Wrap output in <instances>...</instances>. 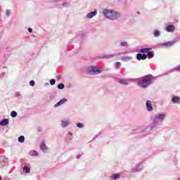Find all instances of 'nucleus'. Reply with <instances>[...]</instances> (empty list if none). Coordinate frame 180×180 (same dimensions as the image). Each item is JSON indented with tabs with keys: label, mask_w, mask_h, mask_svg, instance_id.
Masks as SVG:
<instances>
[{
	"label": "nucleus",
	"mask_w": 180,
	"mask_h": 180,
	"mask_svg": "<svg viewBox=\"0 0 180 180\" xmlns=\"http://www.w3.org/2000/svg\"><path fill=\"white\" fill-rule=\"evenodd\" d=\"M34 80H31L30 82V86H34Z\"/></svg>",
	"instance_id": "nucleus-34"
},
{
	"label": "nucleus",
	"mask_w": 180,
	"mask_h": 180,
	"mask_svg": "<svg viewBox=\"0 0 180 180\" xmlns=\"http://www.w3.org/2000/svg\"><path fill=\"white\" fill-rule=\"evenodd\" d=\"M147 58V54L146 53H143V54H141V53H138L136 55V59L140 60H146Z\"/></svg>",
	"instance_id": "nucleus-13"
},
{
	"label": "nucleus",
	"mask_w": 180,
	"mask_h": 180,
	"mask_svg": "<svg viewBox=\"0 0 180 180\" xmlns=\"http://www.w3.org/2000/svg\"><path fill=\"white\" fill-rule=\"evenodd\" d=\"M176 43V42L175 41H167L160 44V47H165V48L172 47V46H174V44H175Z\"/></svg>",
	"instance_id": "nucleus-7"
},
{
	"label": "nucleus",
	"mask_w": 180,
	"mask_h": 180,
	"mask_svg": "<svg viewBox=\"0 0 180 180\" xmlns=\"http://www.w3.org/2000/svg\"><path fill=\"white\" fill-rule=\"evenodd\" d=\"M176 71L177 72H180V65L176 66L174 68L172 69V72Z\"/></svg>",
	"instance_id": "nucleus-24"
},
{
	"label": "nucleus",
	"mask_w": 180,
	"mask_h": 180,
	"mask_svg": "<svg viewBox=\"0 0 180 180\" xmlns=\"http://www.w3.org/2000/svg\"><path fill=\"white\" fill-rule=\"evenodd\" d=\"M143 164H144L143 162H139L136 165H135V166L131 169V174L143 171V169H144V166H143Z\"/></svg>",
	"instance_id": "nucleus-5"
},
{
	"label": "nucleus",
	"mask_w": 180,
	"mask_h": 180,
	"mask_svg": "<svg viewBox=\"0 0 180 180\" xmlns=\"http://www.w3.org/2000/svg\"><path fill=\"white\" fill-rule=\"evenodd\" d=\"M57 79H61V76L60 75H58L57 77H56Z\"/></svg>",
	"instance_id": "nucleus-40"
},
{
	"label": "nucleus",
	"mask_w": 180,
	"mask_h": 180,
	"mask_svg": "<svg viewBox=\"0 0 180 180\" xmlns=\"http://www.w3.org/2000/svg\"><path fill=\"white\" fill-rule=\"evenodd\" d=\"M119 46L122 49H127L129 48V42H127V41H121L119 44Z\"/></svg>",
	"instance_id": "nucleus-11"
},
{
	"label": "nucleus",
	"mask_w": 180,
	"mask_h": 180,
	"mask_svg": "<svg viewBox=\"0 0 180 180\" xmlns=\"http://www.w3.org/2000/svg\"><path fill=\"white\" fill-rule=\"evenodd\" d=\"M64 88H65V86L63 83H60L58 85V89H64Z\"/></svg>",
	"instance_id": "nucleus-29"
},
{
	"label": "nucleus",
	"mask_w": 180,
	"mask_h": 180,
	"mask_svg": "<svg viewBox=\"0 0 180 180\" xmlns=\"http://www.w3.org/2000/svg\"><path fill=\"white\" fill-rule=\"evenodd\" d=\"M146 56L148 58H153L154 57V53H153V52L149 51H148V53Z\"/></svg>",
	"instance_id": "nucleus-23"
},
{
	"label": "nucleus",
	"mask_w": 180,
	"mask_h": 180,
	"mask_svg": "<svg viewBox=\"0 0 180 180\" xmlns=\"http://www.w3.org/2000/svg\"><path fill=\"white\" fill-rule=\"evenodd\" d=\"M45 85H49V83H46Z\"/></svg>",
	"instance_id": "nucleus-46"
},
{
	"label": "nucleus",
	"mask_w": 180,
	"mask_h": 180,
	"mask_svg": "<svg viewBox=\"0 0 180 180\" xmlns=\"http://www.w3.org/2000/svg\"><path fill=\"white\" fill-rule=\"evenodd\" d=\"M105 58H113L115 56L113 54H106L104 56Z\"/></svg>",
	"instance_id": "nucleus-30"
},
{
	"label": "nucleus",
	"mask_w": 180,
	"mask_h": 180,
	"mask_svg": "<svg viewBox=\"0 0 180 180\" xmlns=\"http://www.w3.org/2000/svg\"><path fill=\"white\" fill-rule=\"evenodd\" d=\"M6 15L9 17L11 16V11L9 10H6Z\"/></svg>",
	"instance_id": "nucleus-33"
},
{
	"label": "nucleus",
	"mask_w": 180,
	"mask_h": 180,
	"mask_svg": "<svg viewBox=\"0 0 180 180\" xmlns=\"http://www.w3.org/2000/svg\"><path fill=\"white\" fill-rule=\"evenodd\" d=\"M68 124H70V121L69 120H62L60 126L61 127H68Z\"/></svg>",
	"instance_id": "nucleus-17"
},
{
	"label": "nucleus",
	"mask_w": 180,
	"mask_h": 180,
	"mask_svg": "<svg viewBox=\"0 0 180 180\" xmlns=\"http://www.w3.org/2000/svg\"><path fill=\"white\" fill-rule=\"evenodd\" d=\"M18 143H25V137L23 136L18 137Z\"/></svg>",
	"instance_id": "nucleus-25"
},
{
	"label": "nucleus",
	"mask_w": 180,
	"mask_h": 180,
	"mask_svg": "<svg viewBox=\"0 0 180 180\" xmlns=\"http://www.w3.org/2000/svg\"><path fill=\"white\" fill-rule=\"evenodd\" d=\"M0 180H2V176H0Z\"/></svg>",
	"instance_id": "nucleus-44"
},
{
	"label": "nucleus",
	"mask_w": 180,
	"mask_h": 180,
	"mask_svg": "<svg viewBox=\"0 0 180 180\" xmlns=\"http://www.w3.org/2000/svg\"><path fill=\"white\" fill-rule=\"evenodd\" d=\"M140 129H135V131H139Z\"/></svg>",
	"instance_id": "nucleus-42"
},
{
	"label": "nucleus",
	"mask_w": 180,
	"mask_h": 180,
	"mask_svg": "<svg viewBox=\"0 0 180 180\" xmlns=\"http://www.w3.org/2000/svg\"><path fill=\"white\" fill-rule=\"evenodd\" d=\"M153 78H154V76L152 75H147L134 79H120L118 80V82L121 85H129L131 82H136L139 88L146 89V88H148L153 84Z\"/></svg>",
	"instance_id": "nucleus-1"
},
{
	"label": "nucleus",
	"mask_w": 180,
	"mask_h": 180,
	"mask_svg": "<svg viewBox=\"0 0 180 180\" xmlns=\"http://www.w3.org/2000/svg\"><path fill=\"white\" fill-rule=\"evenodd\" d=\"M63 6H64L65 8H68V6H70V2L63 3Z\"/></svg>",
	"instance_id": "nucleus-31"
},
{
	"label": "nucleus",
	"mask_w": 180,
	"mask_h": 180,
	"mask_svg": "<svg viewBox=\"0 0 180 180\" xmlns=\"http://www.w3.org/2000/svg\"><path fill=\"white\" fill-rule=\"evenodd\" d=\"M122 61L127 62L131 61V60H133V57L129 56H124L121 58Z\"/></svg>",
	"instance_id": "nucleus-15"
},
{
	"label": "nucleus",
	"mask_w": 180,
	"mask_h": 180,
	"mask_svg": "<svg viewBox=\"0 0 180 180\" xmlns=\"http://www.w3.org/2000/svg\"><path fill=\"white\" fill-rule=\"evenodd\" d=\"M110 179H119L120 178V174H113L110 176Z\"/></svg>",
	"instance_id": "nucleus-19"
},
{
	"label": "nucleus",
	"mask_w": 180,
	"mask_h": 180,
	"mask_svg": "<svg viewBox=\"0 0 180 180\" xmlns=\"http://www.w3.org/2000/svg\"><path fill=\"white\" fill-rule=\"evenodd\" d=\"M39 147L43 151V153H46L47 150H49V148H47V146H46V142L44 141V139H42L39 143Z\"/></svg>",
	"instance_id": "nucleus-6"
},
{
	"label": "nucleus",
	"mask_w": 180,
	"mask_h": 180,
	"mask_svg": "<svg viewBox=\"0 0 180 180\" xmlns=\"http://www.w3.org/2000/svg\"><path fill=\"white\" fill-rule=\"evenodd\" d=\"M11 117H16V116H18V112L16 111H11Z\"/></svg>",
	"instance_id": "nucleus-28"
},
{
	"label": "nucleus",
	"mask_w": 180,
	"mask_h": 180,
	"mask_svg": "<svg viewBox=\"0 0 180 180\" xmlns=\"http://www.w3.org/2000/svg\"><path fill=\"white\" fill-rule=\"evenodd\" d=\"M9 124V120L8 119H4L0 121V126H8Z\"/></svg>",
	"instance_id": "nucleus-16"
},
{
	"label": "nucleus",
	"mask_w": 180,
	"mask_h": 180,
	"mask_svg": "<svg viewBox=\"0 0 180 180\" xmlns=\"http://www.w3.org/2000/svg\"><path fill=\"white\" fill-rule=\"evenodd\" d=\"M165 117H167L166 113H159L154 115L153 119V122L150 125L148 126L146 128L142 127L143 130H154L157 126H160L162 124V122L165 120Z\"/></svg>",
	"instance_id": "nucleus-2"
},
{
	"label": "nucleus",
	"mask_w": 180,
	"mask_h": 180,
	"mask_svg": "<svg viewBox=\"0 0 180 180\" xmlns=\"http://www.w3.org/2000/svg\"><path fill=\"white\" fill-rule=\"evenodd\" d=\"M178 180H180V179H179Z\"/></svg>",
	"instance_id": "nucleus-47"
},
{
	"label": "nucleus",
	"mask_w": 180,
	"mask_h": 180,
	"mask_svg": "<svg viewBox=\"0 0 180 180\" xmlns=\"http://www.w3.org/2000/svg\"><path fill=\"white\" fill-rule=\"evenodd\" d=\"M86 72L90 75H98L102 72V70L99 69L98 66L91 65L86 68Z\"/></svg>",
	"instance_id": "nucleus-4"
},
{
	"label": "nucleus",
	"mask_w": 180,
	"mask_h": 180,
	"mask_svg": "<svg viewBox=\"0 0 180 180\" xmlns=\"http://www.w3.org/2000/svg\"><path fill=\"white\" fill-rule=\"evenodd\" d=\"M37 131H39V133H41V131H43V129L41 128V127H39L37 128Z\"/></svg>",
	"instance_id": "nucleus-35"
},
{
	"label": "nucleus",
	"mask_w": 180,
	"mask_h": 180,
	"mask_svg": "<svg viewBox=\"0 0 180 180\" xmlns=\"http://www.w3.org/2000/svg\"><path fill=\"white\" fill-rule=\"evenodd\" d=\"M172 103L179 104L180 103V98L179 96H173L172 98Z\"/></svg>",
	"instance_id": "nucleus-14"
},
{
	"label": "nucleus",
	"mask_w": 180,
	"mask_h": 180,
	"mask_svg": "<svg viewBox=\"0 0 180 180\" xmlns=\"http://www.w3.org/2000/svg\"><path fill=\"white\" fill-rule=\"evenodd\" d=\"M76 126H77V127H78L79 129H84V124L79 123V122L76 123Z\"/></svg>",
	"instance_id": "nucleus-27"
},
{
	"label": "nucleus",
	"mask_w": 180,
	"mask_h": 180,
	"mask_svg": "<svg viewBox=\"0 0 180 180\" xmlns=\"http://www.w3.org/2000/svg\"><path fill=\"white\" fill-rule=\"evenodd\" d=\"M30 155H32V157H37V155H39V153L36 150H31Z\"/></svg>",
	"instance_id": "nucleus-22"
},
{
	"label": "nucleus",
	"mask_w": 180,
	"mask_h": 180,
	"mask_svg": "<svg viewBox=\"0 0 180 180\" xmlns=\"http://www.w3.org/2000/svg\"><path fill=\"white\" fill-rule=\"evenodd\" d=\"M51 85H56V79H51L49 81Z\"/></svg>",
	"instance_id": "nucleus-32"
},
{
	"label": "nucleus",
	"mask_w": 180,
	"mask_h": 180,
	"mask_svg": "<svg viewBox=\"0 0 180 180\" xmlns=\"http://www.w3.org/2000/svg\"><path fill=\"white\" fill-rule=\"evenodd\" d=\"M67 102V98H62L57 103L54 105V108H58V106H61V105H64Z\"/></svg>",
	"instance_id": "nucleus-12"
},
{
	"label": "nucleus",
	"mask_w": 180,
	"mask_h": 180,
	"mask_svg": "<svg viewBox=\"0 0 180 180\" xmlns=\"http://www.w3.org/2000/svg\"><path fill=\"white\" fill-rule=\"evenodd\" d=\"M153 36L155 37H160L161 36V32H160L158 30H155Z\"/></svg>",
	"instance_id": "nucleus-20"
},
{
	"label": "nucleus",
	"mask_w": 180,
	"mask_h": 180,
	"mask_svg": "<svg viewBox=\"0 0 180 180\" xmlns=\"http://www.w3.org/2000/svg\"><path fill=\"white\" fill-rule=\"evenodd\" d=\"M165 30L168 33H173V32H175V26L174 25H169L165 27Z\"/></svg>",
	"instance_id": "nucleus-9"
},
{
	"label": "nucleus",
	"mask_w": 180,
	"mask_h": 180,
	"mask_svg": "<svg viewBox=\"0 0 180 180\" xmlns=\"http://www.w3.org/2000/svg\"><path fill=\"white\" fill-rule=\"evenodd\" d=\"M28 32H29V33H32L33 32V29H32L31 27H29Z\"/></svg>",
	"instance_id": "nucleus-37"
},
{
	"label": "nucleus",
	"mask_w": 180,
	"mask_h": 180,
	"mask_svg": "<svg viewBox=\"0 0 180 180\" xmlns=\"http://www.w3.org/2000/svg\"><path fill=\"white\" fill-rule=\"evenodd\" d=\"M20 94H19V93H15V97H16V98H20Z\"/></svg>",
	"instance_id": "nucleus-39"
},
{
	"label": "nucleus",
	"mask_w": 180,
	"mask_h": 180,
	"mask_svg": "<svg viewBox=\"0 0 180 180\" xmlns=\"http://www.w3.org/2000/svg\"><path fill=\"white\" fill-rule=\"evenodd\" d=\"M53 2L56 4V5H58V0H53Z\"/></svg>",
	"instance_id": "nucleus-38"
},
{
	"label": "nucleus",
	"mask_w": 180,
	"mask_h": 180,
	"mask_svg": "<svg viewBox=\"0 0 180 180\" xmlns=\"http://www.w3.org/2000/svg\"><path fill=\"white\" fill-rule=\"evenodd\" d=\"M22 170L25 171V174L30 173V167H29L28 166H25L24 167H22Z\"/></svg>",
	"instance_id": "nucleus-21"
},
{
	"label": "nucleus",
	"mask_w": 180,
	"mask_h": 180,
	"mask_svg": "<svg viewBox=\"0 0 180 180\" xmlns=\"http://www.w3.org/2000/svg\"><path fill=\"white\" fill-rule=\"evenodd\" d=\"M146 110H148V112H153V104H152L151 101H150V100L146 101Z\"/></svg>",
	"instance_id": "nucleus-8"
},
{
	"label": "nucleus",
	"mask_w": 180,
	"mask_h": 180,
	"mask_svg": "<svg viewBox=\"0 0 180 180\" xmlns=\"http://www.w3.org/2000/svg\"><path fill=\"white\" fill-rule=\"evenodd\" d=\"M150 51H151V48H144V49H140L139 52L144 54L145 53H148Z\"/></svg>",
	"instance_id": "nucleus-18"
},
{
	"label": "nucleus",
	"mask_w": 180,
	"mask_h": 180,
	"mask_svg": "<svg viewBox=\"0 0 180 180\" xmlns=\"http://www.w3.org/2000/svg\"><path fill=\"white\" fill-rule=\"evenodd\" d=\"M1 75H5V73H2Z\"/></svg>",
	"instance_id": "nucleus-45"
},
{
	"label": "nucleus",
	"mask_w": 180,
	"mask_h": 180,
	"mask_svg": "<svg viewBox=\"0 0 180 180\" xmlns=\"http://www.w3.org/2000/svg\"><path fill=\"white\" fill-rule=\"evenodd\" d=\"M102 13L106 19H109L110 20H117V19L122 18V13L120 12L112 9H104Z\"/></svg>",
	"instance_id": "nucleus-3"
},
{
	"label": "nucleus",
	"mask_w": 180,
	"mask_h": 180,
	"mask_svg": "<svg viewBox=\"0 0 180 180\" xmlns=\"http://www.w3.org/2000/svg\"><path fill=\"white\" fill-rule=\"evenodd\" d=\"M54 98H56V94H52L50 96V99H54Z\"/></svg>",
	"instance_id": "nucleus-36"
},
{
	"label": "nucleus",
	"mask_w": 180,
	"mask_h": 180,
	"mask_svg": "<svg viewBox=\"0 0 180 180\" xmlns=\"http://www.w3.org/2000/svg\"><path fill=\"white\" fill-rule=\"evenodd\" d=\"M70 136H72V132H69Z\"/></svg>",
	"instance_id": "nucleus-41"
},
{
	"label": "nucleus",
	"mask_w": 180,
	"mask_h": 180,
	"mask_svg": "<svg viewBox=\"0 0 180 180\" xmlns=\"http://www.w3.org/2000/svg\"><path fill=\"white\" fill-rule=\"evenodd\" d=\"M121 65H122V63L120 62H117L115 64V67L116 70H119V68H120Z\"/></svg>",
	"instance_id": "nucleus-26"
},
{
	"label": "nucleus",
	"mask_w": 180,
	"mask_h": 180,
	"mask_svg": "<svg viewBox=\"0 0 180 180\" xmlns=\"http://www.w3.org/2000/svg\"><path fill=\"white\" fill-rule=\"evenodd\" d=\"M98 15V10H94L93 12H90L86 15L87 19H92L94 16H96Z\"/></svg>",
	"instance_id": "nucleus-10"
},
{
	"label": "nucleus",
	"mask_w": 180,
	"mask_h": 180,
	"mask_svg": "<svg viewBox=\"0 0 180 180\" xmlns=\"http://www.w3.org/2000/svg\"><path fill=\"white\" fill-rule=\"evenodd\" d=\"M79 157H81V155H77V158L78 159V158H79Z\"/></svg>",
	"instance_id": "nucleus-43"
}]
</instances>
